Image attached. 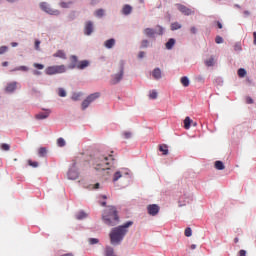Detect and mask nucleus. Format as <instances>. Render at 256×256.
<instances>
[{
    "label": "nucleus",
    "mask_w": 256,
    "mask_h": 256,
    "mask_svg": "<svg viewBox=\"0 0 256 256\" xmlns=\"http://www.w3.org/2000/svg\"><path fill=\"white\" fill-rule=\"evenodd\" d=\"M183 25H181L179 22H174L171 24L170 29L171 31H179Z\"/></svg>",
    "instance_id": "4be33fe9"
},
{
    "label": "nucleus",
    "mask_w": 256,
    "mask_h": 256,
    "mask_svg": "<svg viewBox=\"0 0 256 256\" xmlns=\"http://www.w3.org/2000/svg\"><path fill=\"white\" fill-rule=\"evenodd\" d=\"M76 219H78V221H81V219H87V213H85L84 211H80L76 214Z\"/></svg>",
    "instance_id": "a878e982"
},
{
    "label": "nucleus",
    "mask_w": 256,
    "mask_h": 256,
    "mask_svg": "<svg viewBox=\"0 0 256 256\" xmlns=\"http://www.w3.org/2000/svg\"><path fill=\"white\" fill-rule=\"evenodd\" d=\"M7 65H9V62H3L2 63V67H7Z\"/></svg>",
    "instance_id": "338daca9"
},
{
    "label": "nucleus",
    "mask_w": 256,
    "mask_h": 256,
    "mask_svg": "<svg viewBox=\"0 0 256 256\" xmlns=\"http://www.w3.org/2000/svg\"><path fill=\"white\" fill-rule=\"evenodd\" d=\"M180 81H181V84L183 85V87H189V83H190L189 77L183 76V77L180 79Z\"/></svg>",
    "instance_id": "bb28decb"
},
{
    "label": "nucleus",
    "mask_w": 256,
    "mask_h": 256,
    "mask_svg": "<svg viewBox=\"0 0 256 256\" xmlns=\"http://www.w3.org/2000/svg\"><path fill=\"white\" fill-rule=\"evenodd\" d=\"M147 37H155V31L153 29L147 28L144 30Z\"/></svg>",
    "instance_id": "cd10ccee"
},
{
    "label": "nucleus",
    "mask_w": 256,
    "mask_h": 256,
    "mask_svg": "<svg viewBox=\"0 0 256 256\" xmlns=\"http://www.w3.org/2000/svg\"><path fill=\"white\" fill-rule=\"evenodd\" d=\"M38 153L40 157H45V155H47V149L42 147L39 149Z\"/></svg>",
    "instance_id": "e433bc0d"
},
{
    "label": "nucleus",
    "mask_w": 256,
    "mask_h": 256,
    "mask_svg": "<svg viewBox=\"0 0 256 256\" xmlns=\"http://www.w3.org/2000/svg\"><path fill=\"white\" fill-rule=\"evenodd\" d=\"M190 33H192V35H197V27L192 26V27L190 28Z\"/></svg>",
    "instance_id": "de8ad7c7"
},
{
    "label": "nucleus",
    "mask_w": 256,
    "mask_h": 256,
    "mask_svg": "<svg viewBox=\"0 0 256 256\" xmlns=\"http://www.w3.org/2000/svg\"><path fill=\"white\" fill-rule=\"evenodd\" d=\"M57 145H58V147H65V145H66L65 139H63V138H58V139H57Z\"/></svg>",
    "instance_id": "f704fd0d"
},
{
    "label": "nucleus",
    "mask_w": 256,
    "mask_h": 256,
    "mask_svg": "<svg viewBox=\"0 0 256 256\" xmlns=\"http://www.w3.org/2000/svg\"><path fill=\"white\" fill-rule=\"evenodd\" d=\"M88 241L90 245H97L99 243V239L97 238H90Z\"/></svg>",
    "instance_id": "a19ab883"
},
{
    "label": "nucleus",
    "mask_w": 256,
    "mask_h": 256,
    "mask_svg": "<svg viewBox=\"0 0 256 256\" xmlns=\"http://www.w3.org/2000/svg\"><path fill=\"white\" fill-rule=\"evenodd\" d=\"M100 205H101L102 207H105V205H107V202H105V201L100 202Z\"/></svg>",
    "instance_id": "774afa93"
},
{
    "label": "nucleus",
    "mask_w": 256,
    "mask_h": 256,
    "mask_svg": "<svg viewBox=\"0 0 256 256\" xmlns=\"http://www.w3.org/2000/svg\"><path fill=\"white\" fill-rule=\"evenodd\" d=\"M239 256H247V251H245V250H240V251H239Z\"/></svg>",
    "instance_id": "864d4df0"
},
{
    "label": "nucleus",
    "mask_w": 256,
    "mask_h": 256,
    "mask_svg": "<svg viewBox=\"0 0 256 256\" xmlns=\"http://www.w3.org/2000/svg\"><path fill=\"white\" fill-rule=\"evenodd\" d=\"M0 148H1L2 151H9L11 149V146L9 144L2 143L0 145Z\"/></svg>",
    "instance_id": "473e14b6"
},
{
    "label": "nucleus",
    "mask_w": 256,
    "mask_h": 256,
    "mask_svg": "<svg viewBox=\"0 0 256 256\" xmlns=\"http://www.w3.org/2000/svg\"><path fill=\"white\" fill-rule=\"evenodd\" d=\"M197 81H204L203 76H198V77H197Z\"/></svg>",
    "instance_id": "680f3d73"
},
{
    "label": "nucleus",
    "mask_w": 256,
    "mask_h": 256,
    "mask_svg": "<svg viewBox=\"0 0 256 256\" xmlns=\"http://www.w3.org/2000/svg\"><path fill=\"white\" fill-rule=\"evenodd\" d=\"M157 91L155 90H152L150 91V94H149V99H157Z\"/></svg>",
    "instance_id": "4c0bfd02"
},
{
    "label": "nucleus",
    "mask_w": 256,
    "mask_h": 256,
    "mask_svg": "<svg viewBox=\"0 0 256 256\" xmlns=\"http://www.w3.org/2000/svg\"><path fill=\"white\" fill-rule=\"evenodd\" d=\"M120 179H123V173L121 171L115 172L112 179L113 183H117Z\"/></svg>",
    "instance_id": "aec40b11"
},
{
    "label": "nucleus",
    "mask_w": 256,
    "mask_h": 256,
    "mask_svg": "<svg viewBox=\"0 0 256 256\" xmlns=\"http://www.w3.org/2000/svg\"><path fill=\"white\" fill-rule=\"evenodd\" d=\"M104 47H106V49H113V47H115V39L111 38L106 40L104 42Z\"/></svg>",
    "instance_id": "dca6fc26"
},
{
    "label": "nucleus",
    "mask_w": 256,
    "mask_h": 256,
    "mask_svg": "<svg viewBox=\"0 0 256 256\" xmlns=\"http://www.w3.org/2000/svg\"><path fill=\"white\" fill-rule=\"evenodd\" d=\"M215 169H217L218 171H223V169H225V164H223V161L221 160L216 161Z\"/></svg>",
    "instance_id": "412c9836"
},
{
    "label": "nucleus",
    "mask_w": 256,
    "mask_h": 256,
    "mask_svg": "<svg viewBox=\"0 0 256 256\" xmlns=\"http://www.w3.org/2000/svg\"><path fill=\"white\" fill-rule=\"evenodd\" d=\"M159 205L156 204H150L147 206V211L149 213V215H152V217H155V215H157V213H159Z\"/></svg>",
    "instance_id": "9d476101"
},
{
    "label": "nucleus",
    "mask_w": 256,
    "mask_h": 256,
    "mask_svg": "<svg viewBox=\"0 0 256 256\" xmlns=\"http://www.w3.org/2000/svg\"><path fill=\"white\" fill-rule=\"evenodd\" d=\"M191 123H193V120H191V118L189 116H187L184 119V128L185 129H190L191 128Z\"/></svg>",
    "instance_id": "5701e85b"
},
{
    "label": "nucleus",
    "mask_w": 256,
    "mask_h": 256,
    "mask_svg": "<svg viewBox=\"0 0 256 256\" xmlns=\"http://www.w3.org/2000/svg\"><path fill=\"white\" fill-rule=\"evenodd\" d=\"M7 51H9V47L7 46L0 47V55H3V53H7Z\"/></svg>",
    "instance_id": "c03bdc74"
},
{
    "label": "nucleus",
    "mask_w": 256,
    "mask_h": 256,
    "mask_svg": "<svg viewBox=\"0 0 256 256\" xmlns=\"http://www.w3.org/2000/svg\"><path fill=\"white\" fill-rule=\"evenodd\" d=\"M215 41L218 45H221L223 43V37L221 36H216Z\"/></svg>",
    "instance_id": "a18cd8bd"
},
{
    "label": "nucleus",
    "mask_w": 256,
    "mask_h": 256,
    "mask_svg": "<svg viewBox=\"0 0 256 256\" xmlns=\"http://www.w3.org/2000/svg\"><path fill=\"white\" fill-rule=\"evenodd\" d=\"M176 7L180 13H183V15L189 16V15H195V11L191 10L187 6L183 4H176Z\"/></svg>",
    "instance_id": "6e6552de"
},
{
    "label": "nucleus",
    "mask_w": 256,
    "mask_h": 256,
    "mask_svg": "<svg viewBox=\"0 0 256 256\" xmlns=\"http://www.w3.org/2000/svg\"><path fill=\"white\" fill-rule=\"evenodd\" d=\"M206 67H213L215 65V57L211 56L208 60L205 61Z\"/></svg>",
    "instance_id": "393cba45"
},
{
    "label": "nucleus",
    "mask_w": 256,
    "mask_h": 256,
    "mask_svg": "<svg viewBox=\"0 0 256 256\" xmlns=\"http://www.w3.org/2000/svg\"><path fill=\"white\" fill-rule=\"evenodd\" d=\"M116 71L117 73L112 75V78H111L112 85H117V83H120L121 80L123 79V73L125 71V62L120 61L116 66Z\"/></svg>",
    "instance_id": "20e7f679"
},
{
    "label": "nucleus",
    "mask_w": 256,
    "mask_h": 256,
    "mask_svg": "<svg viewBox=\"0 0 256 256\" xmlns=\"http://www.w3.org/2000/svg\"><path fill=\"white\" fill-rule=\"evenodd\" d=\"M148 45H149V41H147V40H143L142 43H141V47L143 49H145V47H148Z\"/></svg>",
    "instance_id": "09e8293b"
},
{
    "label": "nucleus",
    "mask_w": 256,
    "mask_h": 256,
    "mask_svg": "<svg viewBox=\"0 0 256 256\" xmlns=\"http://www.w3.org/2000/svg\"><path fill=\"white\" fill-rule=\"evenodd\" d=\"M81 99V93H74L72 95V101H79Z\"/></svg>",
    "instance_id": "58836bf2"
},
{
    "label": "nucleus",
    "mask_w": 256,
    "mask_h": 256,
    "mask_svg": "<svg viewBox=\"0 0 256 256\" xmlns=\"http://www.w3.org/2000/svg\"><path fill=\"white\" fill-rule=\"evenodd\" d=\"M243 13L245 17H249V15H251V12L249 10H245Z\"/></svg>",
    "instance_id": "5fc2aeb1"
},
{
    "label": "nucleus",
    "mask_w": 256,
    "mask_h": 256,
    "mask_svg": "<svg viewBox=\"0 0 256 256\" xmlns=\"http://www.w3.org/2000/svg\"><path fill=\"white\" fill-rule=\"evenodd\" d=\"M51 111L47 110L46 112H41L36 114V119H47V117H49Z\"/></svg>",
    "instance_id": "6ab92c4d"
},
{
    "label": "nucleus",
    "mask_w": 256,
    "mask_h": 256,
    "mask_svg": "<svg viewBox=\"0 0 256 256\" xmlns=\"http://www.w3.org/2000/svg\"><path fill=\"white\" fill-rule=\"evenodd\" d=\"M115 161L113 155H100L94 159L93 167L96 171H109V165Z\"/></svg>",
    "instance_id": "7ed1b4c3"
},
{
    "label": "nucleus",
    "mask_w": 256,
    "mask_h": 256,
    "mask_svg": "<svg viewBox=\"0 0 256 256\" xmlns=\"http://www.w3.org/2000/svg\"><path fill=\"white\" fill-rule=\"evenodd\" d=\"M71 5H73V2H60L59 6L62 9H69V7H71Z\"/></svg>",
    "instance_id": "c756f323"
},
{
    "label": "nucleus",
    "mask_w": 256,
    "mask_h": 256,
    "mask_svg": "<svg viewBox=\"0 0 256 256\" xmlns=\"http://www.w3.org/2000/svg\"><path fill=\"white\" fill-rule=\"evenodd\" d=\"M133 11V7L131 5L126 4L122 8V14L123 15H131V12Z\"/></svg>",
    "instance_id": "2eb2a0df"
},
{
    "label": "nucleus",
    "mask_w": 256,
    "mask_h": 256,
    "mask_svg": "<svg viewBox=\"0 0 256 256\" xmlns=\"http://www.w3.org/2000/svg\"><path fill=\"white\" fill-rule=\"evenodd\" d=\"M132 225H133V221H128L123 225L113 228L110 232L111 245H119V243L123 241V239L129 232V227H131Z\"/></svg>",
    "instance_id": "f257e3e1"
},
{
    "label": "nucleus",
    "mask_w": 256,
    "mask_h": 256,
    "mask_svg": "<svg viewBox=\"0 0 256 256\" xmlns=\"http://www.w3.org/2000/svg\"><path fill=\"white\" fill-rule=\"evenodd\" d=\"M175 43H176V40L174 38H170L168 42L165 44L166 49H168V51H171V49L175 47Z\"/></svg>",
    "instance_id": "a211bd4d"
},
{
    "label": "nucleus",
    "mask_w": 256,
    "mask_h": 256,
    "mask_svg": "<svg viewBox=\"0 0 256 256\" xmlns=\"http://www.w3.org/2000/svg\"><path fill=\"white\" fill-rule=\"evenodd\" d=\"M99 183H96L95 185H94V187H93V189H99Z\"/></svg>",
    "instance_id": "69168bd1"
},
{
    "label": "nucleus",
    "mask_w": 256,
    "mask_h": 256,
    "mask_svg": "<svg viewBox=\"0 0 256 256\" xmlns=\"http://www.w3.org/2000/svg\"><path fill=\"white\" fill-rule=\"evenodd\" d=\"M33 67H35V69H39V70L45 69V65L39 64V63H34Z\"/></svg>",
    "instance_id": "79ce46f5"
},
{
    "label": "nucleus",
    "mask_w": 256,
    "mask_h": 256,
    "mask_svg": "<svg viewBox=\"0 0 256 256\" xmlns=\"http://www.w3.org/2000/svg\"><path fill=\"white\" fill-rule=\"evenodd\" d=\"M73 168H71L68 173H67V177L68 179L75 181V179H79V172L77 170H75L76 167V163H73L72 165Z\"/></svg>",
    "instance_id": "1a4fd4ad"
},
{
    "label": "nucleus",
    "mask_w": 256,
    "mask_h": 256,
    "mask_svg": "<svg viewBox=\"0 0 256 256\" xmlns=\"http://www.w3.org/2000/svg\"><path fill=\"white\" fill-rule=\"evenodd\" d=\"M59 97H67V92L63 88H59L58 90Z\"/></svg>",
    "instance_id": "c9c22d12"
},
{
    "label": "nucleus",
    "mask_w": 256,
    "mask_h": 256,
    "mask_svg": "<svg viewBox=\"0 0 256 256\" xmlns=\"http://www.w3.org/2000/svg\"><path fill=\"white\" fill-rule=\"evenodd\" d=\"M67 71V66L65 65H53V66H48L45 69V74L46 75H60L62 73H66Z\"/></svg>",
    "instance_id": "39448f33"
},
{
    "label": "nucleus",
    "mask_w": 256,
    "mask_h": 256,
    "mask_svg": "<svg viewBox=\"0 0 256 256\" xmlns=\"http://www.w3.org/2000/svg\"><path fill=\"white\" fill-rule=\"evenodd\" d=\"M253 37H254L253 43H254V45L256 46V32H253Z\"/></svg>",
    "instance_id": "052dcab7"
},
{
    "label": "nucleus",
    "mask_w": 256,
    "mask_h": 256,
    "mask_svg": "<svg viewBox=\"0 0 256 256\" xmlns=\"http://www.w3.org/2000/svg\"><path fill=\"white\" fill-rule=\"evenodd\" d=\"M94 15H95L96 17H103V15H105V10H103V9H98V10L95 11Z\"/></svg>",
    "instance_id": "7c9ffc66"
},
{
    "label": "nucleus",
    "mask_w": 256,
    "mask_h": 256,
    "mask_svg": "<svg viewBox=\"0 0 256 256\" xmlns=\"http://www.w3.org/2000/svg\"><path fill=\"white\" fill-rule=\"evenodd\" d=\"M33 75L39 76V75H41V71L34 70Z\"/></svg>",
    "instance_id": "4d7b16f0"
},
{
    "label": "nucleus",
    "mask_w": 256,
    "mask_h": 256,
    "mask_svg": "<svg viewBox=\"0 0 256 256\" xmlns=\"http://www.w3.org/2000/svg\"><path fill=\"white\" fill-rule=\"evenodd\" d=\"M190 249H192V250L197 249V245L192 244V245L190 246Z\"/></svg>",
    "instance_id": "0e129e2a"
},
{
    "label": "nucleus",
    "mask_w": 256,
    "mask_h": 256,
    "mask_svg": "<svg viewBox=\"0 0 256 256\" xmlns=\"http://www.w3.org/2000/svg\"><path fill=\"white\" fill-rule=\"evenodd\" d=\"M184 233L186 237H191V235H193V230H191V228H186Z\"/></svg>",
    "instance_id": "ea45409f"
},
{
    "label": "nucleus",
    "mask_w": 256,
    "mask_h": 256,
    "mask_svg": "<svg viewBox=\"0 0 256 256\" xmlns=\"http://www.w3.org/2000/svg\"><path fill=\"white\" fill-rule=\"evenodd\" d=\"M17 45H19L17 42H12L11 43V47H17Z\"/></svg>",
    "instance_id": "e2e57ef3"
},
{
    "label": "nucleus",
    "mask_w": 256,
    "mask_h": 256,
    "mask_svg": "<svg viewBox=\"0 0 256 256\" xmlns=\"http://www.w3.org/2000/svg\"><path fill=\"white\" fill-rule=\"evenodd\" d=\"M161 153L162 155H169V146H167L166 144H162Z\"/></svg>",
    "instance_id": "c85d7f7f"
},
{
    "label": "nucleus",
    "mask_w": 256,
    "mask_h": 256,
    "mask_svg": "<svg viewBox=\"0 0 256 256\" xmlns=\"http://www.w3.org/2000/svg\"><path fill=\"white\" fill-rule=\"evenodd\" d=\"M102 221L108 227H115L119 224V212L115 206H107L102 213Z\"/></svg>",
    "instance_id": "f03ea898"
},
{
    "label": "nucleus",
    "mask_w": 256,
    "mask_h": 256,
    "mask_svg": "<svg viewBox=\"0 0 256 256\" xmlns=\"http://www.w3.org/2000/svg\"><path fill=\"white\" fill-rule=\"evenodd\" d=\"M245 75H247V70H245V68L238 69V76L239 77H245Z\"/></svg>",
    "instance_id": "2f4dec72"
},
{
    "label": "nucleus",
    "mask_w": 256,
    "mask_h": 256,
    "mask_svg": "<svg viewBox=\"0 0 256 256\" xmlns=\"http://www.w3.org/2000/svg\"><path fill=\"white\" fill-rule=\"evenodd\" d=\"M125 139H131V132H124Z\"/></svg>",
    "instance_id": "3c124183"
},
{
    "label": "nucleus",
    "mask_w": 256,
    "mask_h": 256,
    "mask_svg": "<svg viewBox=\"0 0 256 256\" xmlns=\"http://www.w3.org/2000/svg\"><path fill=\"white\" fill-rule=\"evenodd\" d=\"M11 71H29V68L27 66H19L12 69Z\"/></svg>",
    "instance_id": "72a5a7b5"
},
{
    "label": "nucleus",
    "mask_w": 256,
    "mask_h": 256,
    "mask_svg": "<svg viewBox=\"0 0 256 256\" xmlns=\"http://www.w3.org/2000/svg\"><path fill=\"white\" fill-rule=\"evenodd\" d=\"M99 97H101V94L99 92L90 94L83 102H82V109L83 111H85V109H87V107H89V105H91V103H93V101H95V99H99Z\"/></svg>",
    "instance_id": "423d86ee"
},
{
    "label": "nucleus",
    "mask_w": 256,
    "mask_h": 256,
    "mask_svg": "<svg viewBox=\"0 0 256 256\" xmlns=\"http://www.w3.org/2000/svg\"><path fill=\"white\" fill-rule=\"evenodd\" d=\"M28 165H30V167H39V162H33L32 160H28Z\"/></svg>",
    "instance_id": "37998d69"
},
{
    "label": "nucleus",
    "mask_w": 256,
    "mask_h": 256,
    "mask_svg": "<svg viewBox=\"0 0 256 256\" xmlns=\"http://www.w3.org/2000/svg\"><path fill=\"white\" fill-rule=\"evenodd\" d=\"M246 103H248L249 105L253 104V98L247 97L246 98Z\"/></svg>",
    "instance_id": "603ef678"
},
{
    "label": "nucleus",
    "mask_w": 256,
    "mask_h": 256,
    "mask_svg": "<svg viewBox=\"0 0 256 256\" xmlns=\"http://www.w3.org/2000/svg\"><path fill=\"white\" fill-rule=\"evenodd\" d=\"M87 67H89V60H82L78 62V65L76 67V69H87Z\"/></svg>",
    "instance_id": "4468645a"
},
{
    "label": "nucleus",
    "mask_w": 256,
    "mask_h": 256,
    "mask_svg": "<svg viewBox=\"0 0 256 256\" xmlns=\"http://www.w3.org/2000/svg\"><path fill=\"white\" fill-rule=\"evenodd\" d=\"M138 57H139V59H143V57H145V52H140L138 54Z\"/></svg>",
    "instance_id": "6e6d98bb"
},
{
    "label": "nucleus",
    "mask_w": 256,
    "mask_h": 256,
    "mask_svg": "<svg viewBox=\"0 0 256 256\" xmlns=\"http://www.w3.org/2000/svg\"><path fill=\"white\" fill-rule=\"evenodd\" d=\"M53 57H58L59 59H67V54L63 50H57L56 53L53 54Z\"/></svg>",
    "instance_id": "f3484780"
},
{
    "label": "nucleus",
    "mask_w": 256,
    "mask_h": 256,
    "mask_svg": "<svg viewBox=\"0 0 256 256\" xmlns=\"http://www.w3.org/2000/svg\"><path fill=\"white\" fill-rule=\"evenodd\" d=\"M40 45H41V41H39V40H36L35 41V44H34V47H35V49H36V51H39V47H40Z\"/></svg>",
    "instance_id": "49530a36"
},
{
    "label": "nucleus",
    "mask_w": 256,
    "mask_h": 256,
    "mask_svg": "<svg viewBox=\"0 0 256 256\" xmlns=\"http://www.w3.org/2000/svg\"><path fill=\"white\" fill-rule=\"evenodd\" d=\"M70 61H71V64L68 66V68L76 69L77 66L79 65V59L77 58V56L75 55L70 56Z\"/></svg>",
    "instance_id": "9b49d317"
},
{
    "label": "nucleus",
    "mask_w": 256,
    "mask_h": 256,
    "mask_svg": "<svg viewBox=\"0 0 256 256\" xmlns=\"http://www.w3.org/2000/svg\"><path fill=\"white\" fill-rule=\"evenodd\" d=\"M178 207H185V204L181 202V200L178 201Z\"/></svg>",
    "instance_id": "13d9d810"
},
{
    "label": "nucleus",
    "mask_w": 256,
    "mask_h": 256,
    "mask_svg": "<svg viewBox=\"0 0 256 256\" xmlns=\"http://www.w3.org/2000/svg\"><path fill=\"white\" fill-rule=\"evenodd\" d=\"M84 33L85 35H91V33H93V22L91 21L86 22L84 27Z\"/></svg>",
    "instance_id": "f8f14e48"
},
{
    "label": "nucleus",
    "mask_w": 256,
    "mask_h": 256,
    "mask_svg": "<svg viewBox=\"0 0 256 256\" xmlns=\"http://www.w3.org/2000/svg\"><path fill=\"white\" fill-rule=\"evenodd\" d=\"M17 89V82H10L6 86V92L7 93H13Z\"/></svg>",
    "instance_id": "ddd939ff"
},
{
    "label": "nucleus",
    "mask_w": 256,
    "mask_h": 256,
    "mask_svg": "<svg viewBox=\"0 0 256 256\" xmlns=\"http://www.w3.org/2000/svg\"><path fill=\"white\" fill-rule=\"evenodd\" d=\"M234 49H235L236 51H241V44H239V43L235 44V45H234Z\"/></svg>",
    "instance_id": "8fccbe9b"
},
{
    "label": "nucleus",
    "mask_w": 256,
    "mask_h": 256,
    "mask_svg": "<svg viewBox=\"0 0 256 256\" xmlns=\"http://www.w3.org/2000/svg\"><path fill=\"white\" fill-rule=\"evenodd\" d=\"M40 9H42V11H44L45 13H48V15H61V12L59 10L52 9L47 2H41Z\"/></svg>",
    "instance_id": "0eeeda50"
},
{
    "label": "nucleus",
    "mask_w": 256,
    "mask_h": 256,
    "mask_svg": "<svg viewBox=\"0 0 256 256\" xmlns=\"http://www.w3.org/2000/svg\"><path fill=\"white\" fill-rule=\"evenodd\" d=\"M152 76L154 79H161V69L156 68L152 72Z\"/></svg>",
    "instance_id": "b1692460"
},
{
    "label": "nucleus",
    "mask_w": 256,
    "mask_h": 256,
    "mask_svg": "<svg viewBox=\"0 0 256 256\" xmlns=\"http://www.w3.org/2000/svg\"><path fill=\"white\" fill-rule=\"evenodd\" d=\"M218 29H223V24L221 22H217Z\"/></svg>",
    "instance_id": "bf43d9fd"
}]
</instances>
